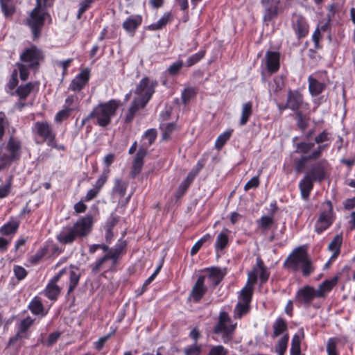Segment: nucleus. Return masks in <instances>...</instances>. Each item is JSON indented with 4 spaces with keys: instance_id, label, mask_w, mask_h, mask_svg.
<instances>
[{
    "instance_id": "40",
    "label": "nucleus",
    "mask_w": 355,
    "mask_h": 355,
    "mask_svg": "<svg viewBox=\"0 0 355 355\" xmlns=\"http://www.w3.org/2000/svg\"><path fill=\"white\" fill-rule=\"evenodd\" d=\"M252 293L253 288H250L249 286H245L240 292L238 302L250 304L252 300Z\"/></svg>"
},
{
    "instance_id": "37",
    "label": "nucleus",
    "mask_w": 355,
    "mask_h": 355,
    "mask_svg": "<svg viewBox=\"0 0 355 355\" xmlns=\"http://www.w3.org/2000/svg\"><path fill=\"white\" fill-rule=\"evenodd\" d=\"M273 337H277L287 331L286 322L282 318L276 319L273 324Z\"/></svg>"
},
{
    "instance_id": "46",
    "label": "nucleus",
    "mask_w": 355,
    "mask_h": 355,
    "mask_svg": "<svg viewBox=\"0 0 355 355\" xmlns=\"http://www.w3.org/2000/svg\"><path fill=\"white\" fill-rule=\"evenodd\" d=\"M171 15L169 13L164 14L156 23L148 26V29L157 31L162 28L169 21Z\"/></svg>"
},
{
    "instance_id": "36",
    "label": "nucleus",
    "mask_w": 355,
    "mask_h": 355,
    "mask_svg": "<svg viewBox=\"0 0 355 355\" xmlns=\"http://www.w3.org/2000/svg\"><path fill=\"white\" fill-rule=\"evenodd\" d=\"M196 178L193 177V174L188 173L187 178L181 182L179 185L178 190L176 191V197L180 198L184 195L187 190Z\"/></svg>"
},
{
    "instance_id": "59",
    "label": "nucleus",
    "mask_w": 355,
    "mask_h": 355,
    "mask_svg": "<svg viewBox=\"0 0 355 355\" xmlns=\"http://www.w3.org/2000/svg\"><path fill=\"white\" fill-rule=\"evenodd\" d=\"M34 320L31 319L30 317H27L22 320H21L19 325V330L17 332V334L16 337H18L19 333H24L26 332L28 329L31 326V324L33 323ZM17 338H14L15 340Z\"/></svg>"
},
{
    "instance_id": "60",
    "label": "nucleus",
    "mask_w": 355,
    "mask_h": 355,
    "mask_svg": "<svg viewBox=\"0 0 355 355\" xmlns=\"http://www.w3.org/2000/svg\"><path fill=\"white\" fill-rule=\"evenodd\" d=\"M205 51H200L198 53L191 55L190 57L188 58L186 62V66L187 67H191L198 62L204 56H205Z\"/></svg>"
},
{
    "instance_id": "8",
    "label": "nucleus",
    "mask_w": 355,
    "mask_h": 355,
    "mask_svg": "<svg viewBox=\"0 0 355 355\" xmlns=\"http://www.w3.org/2000/svg\"><path fill=\"white\" fill-rule=\"evenodd\" d=\"M329 162L325 159H322L312 164L308 168L306 175L316 182H322L327 177Z\"/></svg>"
},
{
    "instance_id": "63",
    "label": "nucleus",
    "mask_w": 355,
    "mask_h": 355,
    "mask_svg": "<svg viewBox=\"0 0 355 355\" xmlns=\"http://www.w3.org/2000/svg\"><path fill=\"white\" fill-rule=\"evenodd\" d=\"M71 111H73V108L64 107L63 110L59 111L56 114V115L55 116V121L61 122L62 120L68 118Z\"/></svg>"
},
{
    "instance_id": "42",
    "label": "nucleus",
    "mask_w": 355,
    "mask_h": 355,
    "mask_svg": "<svg viewBox=\"0 0 355 355\" xmlns=\"http://www.w3.org/2000/svg\"><path fill=\"white\" fill-rule=\"evenodd\" d=\"M33 84L31 82L26 85H20L16 90L17 94L21 100H25L33 89Z\"/></svg>"
},
{
    "instance_id": "25",
    "label": "nucleus",
    "mask_w": 355,
    "mask_h": 355,
    "mask_svg": "<svg viewBox=\"0 0 355 355\" xmlns=\"http://www.w3.org/2000/svg\"><path fill=\"white\" fill-rule=\"evenodd\" d=\"M309 92L311 96H317L320 95L326 88V85L309 76L308 78Z\"/></svg>"
},
{
    "instance_id": "5",
    "label": "nucleus",
    "mask_w": 355,
    "mask_h": 355,
    "mask_svg": "<svg viewBox=\"0 0 355 355\" xmlns=\"http://www.w3.org/2000/svg\"><path fill=\"white\" fill-rule=\"evenodd\" d=\"M53 0H36V6L30 14L28 24L31 27L33 38L39 37L44 25L46 11L44 7L51 6Z\"/></svg>"
},
{
    "instance_id": "28",
    "label": "nucleus",
    "mask_w": 355,
    "mask_h": 355,
    "mask_svg": "<svg viewBox=\"0 0 355 355\" xmlns=\"http://www.w3.org/2000/svg\"><path fill=\"white\" fill-rule=\"evenodd\" d=\"M157 137V131L151 128L147 130L142 137V144L139 148H143L148 152V148L153 144Z\"/></svg>"
},
{
    "instance_id": "1",
    "label": "nucleus",
    "mask_w": 355,
    "mask_h": 355,
    "mask_svg": "<svg viewBox=\"0 0 355 355\" xmlns=\"http://www.w3.org/2000/svg\"><path fill=\"white\" fill-rule=\"evenodd\" d=\"M93 223L92 215L81 216L72 225L63 227L56 235V240L62 245H71L87 237L92 232Z\"/></svg>"
},
{
    "instance_id": "23",
    "label": "nucleus",
    "mask_w": 355,
    "mask_h": 355,
    "mask_svg": "<svg viewBox=\"0 0 355 355\" xmlns=\"http://www.w3.org/2000/svg\"><path fill=\"white\" fill-rule=\"evenodd\" d=\"M314 182L313 180L306 175H304L303 178L300 181L299 189L303 200H306L309 199L310 193L313 190Z\"/></svg>"
},
{
    "instance_id": "29",
    "label": "nucleus",
    "mask_w": 355,
    "mask_h": 355,
    "mask_svg": "<svg viewBox=\"0 0 355 355\" xmlns=\"http://www.w3.org/2000/svg\"><path fill=\"white\" fill-rule=\"evenodd\" d=\"M293 29L299 38L305 37L309 31L308 25L302 17H298L294 22Z\"/></svg>"
},
{
    "instance_id": "43",
    "label": "nucleus",
    "mask_w": 355,
    "mask_h": 355,
    "mask_svg": "<svg viewBox=\"0 0 355 355\" xmlns=\"http://www.w3.org/2000/svg\"><path fill=\"white\" fill-rule=\"evenodd\" d=\"M80 277V275L78 272L77 269L76 270L72 269L69 270V285L68 288V294L74 291L79 282Z\"/></svg>"
},
{
    "instance_id": "50",
    "label": "nucleus",
    "mask_w": 355,
    "mask_h": 355,
    "mask_svg": "<svg viewBox=\"0 0 355 355\" xmlns=\"http://www.w3.org/2000/svg\"><path fill=\"white\" fill-rule=\"evenodd\" d=\"M110 173V169L109 168H104L102 174L100 175V177L96 180L94 187L98 190L99 192L101 191V189L104 186V184L106 183L108 176Z\"/></svg>"
},
{
    "instance_id": "33",
    "label": "nucleus",
    "mask_w": 355,
    "mask_h": 355,
    "mask_svg": "<svg viewBox=\"0 0 355 355\" xmlns=\"http://www.w3.org/2000/svg\"><path fill=\"white\" fill-rule=\"evenodd\" d=\"M145 107H146L145 105H141L139 101H137V100H135L134 98L131 103L130 107L128 110L127 113L125 116V122L126 123H131L135 116V114L137 112V111L139 109H142Z\"/></svg>"
},
{
    "instance_id": "62",
    "label": "nucleus",
    "mask_w": 355,
    "mask_h": 355,
    "mask_svg": "<svg viewBox=\"0 0 355 355\" xmlns=\"http://www.w3.org/2000/svg\"><path fill=\"white\" fill-rule=\"evenodd\" d=\"M126 246V241H122L120 243H116L114 247L111 248L110 252L119 256H121L125 252Z\"/></svg>"
},
{
    "instance_id": "44",
    "label": "nucleus",
    "mask_w": 355,
    "mask_h": 355,
    "mask_svg": "<svg viewBox=\"0 0 355 355\" xmlns=\"http://www.w3.org/2000/svg\"><path fill=\"white\" fill-rule=\"evenodd\" d=\"M28 308L33 314L44 315V306L39 300L33 299L28 305Z\"/></svg>"
},
{
    "instance_id": "21",
    "label": "nucleus",
    "mask_w": 355,
    "mask_h": 355,
    "mask_svg": "<svg viewBox=\"0 0 355 355\" xmlns=\"http://www.w3.org/2000/svg\"><path fill=\"white\" fill-rule=\"evenodd\" d=\"M141 23L142 17L139 15H135L128 17L123 22L122 26L127 33L133 36Z\"/></svg>"
},
{
    "instance_id": "10",
    "label": "nucleus",
    "mask_w": 355,
    "mask_h": 355,
    "mask_svg": "<svg viewBox=\"0 0 355 355\" xmlns=\"http://www.w3.org/2000/svg\"><path fill=\"white\" fill-rule=\"evenodd\" d=\"M42 59V52L35 46L26 49L20 55L21 64L33 69L37 67Z\"/></svg>"
},
{
    "instance_id": "39",
    "label": "nucleus",
    "mask_w": 355,
    "mask_h": 355,
    "mask_svg": "<svg viewBox=\"0 0 355 355\" xmlns=\"http://www.w3.org/2000/svg\"><path fill=\"white\" fill-rule=\"evenodd\" d=\"M0 6L6 17H11L15 11L13 0H0Z\"/></svg>"
},
{
    "instance_id": "11",
    "label": "nucleus",
    "mask_w": 355,
    "mask_h": 355,
    "mask_svg": "<svg viewBox=\"0 0 355 355\" xmlns=\"http://www.w3.org/2000/svg\"><path fill=\"white\" fill-rule=\"evenodd\" d=\"M263 8V19L269 22L276 18L282 12L280 0H261Z\"/></svg>"
},
{
    "instance_id": "3",
    "label": "nucleus",
    "mask_w": 355,
    "mask_h": 355,
    "mask_svg": "<svg viewBox=\"0 0 355 355\" xmlns=\"http://www.w3.org/2000/svg\"><path fill=\"white\" fill-rule=\"evenodd\" d=\"M119 106V101L111 99L105 103H101L91 112L93 119H96V123L103 128L110 125L111 119L115 116Z\"/></svg>"
},
{
    "instance_id": "53",
    "label": "nucleus",
    "mask_w": 355,
    "mask_h": 355,
    "mask_svg": "<svg viewBox=\"0 0 355 355\" xmlns=\"http://www.w3.org/2000/svg\"><path fill=\"white\" fill-rule=\"evenodd\" d=\"M290 352L291 355H301L300 339L297 334L292 338Z\"/></svg>"
},
{
    "instance_id": "30",
    "label": "nucleus",
    "mask_w": 355,
    "mask_h": 355,
    "mask_svg": "<svg viewBox=\"0 0 355 355\" xmlns=\"http://www.w3.org/2000/svg\"><path fill=\"white\" fill-rule=\"evenodd\" d=\"M228 232L229 231L225 229L218 234L214 244L216 252L222 251L227 246L229 243Z\"/></svg>"
},
{
    "instance_id": "24",
    "label": "nucleus",
    "mask_w": 355,
    "mask_h": 355,
    "mask_svg": "<svg viewBox=\"0 0 355 355\" xmlns=\"http://www.w3.org/2000/svg\"><path fill=\"white\" fill-rule=\"evenodd\" d=\"M338 278L334 277L329 279L324 280L321 283L318 289H315L318 297H324L326 294L330 292L332 288L337 284Z\"/></svg>"
},
{
    "instance_id": "15",
    "label": "nucleus",
    "mask_w": 355,
    "mask_h": 355,
    "mask_svg": "<svg viewBox=\"0 0 355 355\" xmlns=\"http://www.w3.org/2000/svg\"><path fill=\"white\" fill-rule=\"evenodd\" d=\"M33 131L48 144L55 138L56 134L52 125L46 121H37L33 126Z\"/></svg>"
},
{
    "instance_id": "35",
    "label": "nucleus",
    "mask_w": 355,
    "mask_h": 355,
    "mask_svg": "<svg viewBox=\"0 0 355 355\" xmlns=\"http://www.w3.org/2000/svg\"><path fill=\"white\" fill-rule=\"evenodd\" d=\"M294 116L296 119L297 126L302 132L304 131L309 125V116L303 114L301 110L294 112Z\"/></svg>"
},
{
    "instance_id": "47",
    "label": "nucleus",
    "mask_w": 355,
    "mask_h": 355,
    "mask_svg": "<svg viewBox=\"0 0 355 355\" xmlns=\"http://www.w3.org/2000/svg\"><path fill=\"white\" fill-rule=\"evenodd\" d=\"M12 175H9L4 184L0 185V198L7 197L11 191L12 184Z\"/></svg>"
},
{
    "instance_id": "54",
    "label": "nucleus",
    "mask_w": 355,
    "mask_h": 355,
    "mask_svg": "<svg viewBox=\"0 0 355 355\" xmlns=\"http://www.w3.org/2000/svg\"><path fill=\"white\" fill-rule=\"evenodd\" d=\"M211 239V236L209 234H205L202 238H200L192 247L191 250V254L195 255L202 246V245Z\"/></svg>"
},
{
    "instance_id": "14",
    "label": "nucleus",
    "mask_w": 355,
    "mask_h": 355,
    "mask_svg": "<svg viewBox=\"0 0 355 355\" xmlns=\"http://www.w3.org/2000/svg\"><path fill=\"white\" fill-rule=\"evenodd\" d=\"M307 257V253L301 247H299L295 249L286 258L284 265L293 272H297L299 270L300 265L305 261Z\"/></svg>"
},
{
    "instance_id": "34",
    "label": "nucleus",
    "mask_w": 355,
    "mask_h": 355,
    "mask_svg": "<svg viewBox=\"0 0 355 355\" xmlns=\"http://www.w3.org/2000/svg\"><path fill=\"white\" fill-rule=\"evenodd\" d=\"M44 293L49 300H55L60 295V288L56 283L50 281L46 286Z\"/></svg>"
},
{
    "instance_id": "18",
    "label": "nucleus",
    "mask_w": 355,
    "mask_h": 355,
    "mask_svg": "<svg viewBox=\"0 0 355 355\" xmlns=\"http://www.w3.org/2000/svg\"><path fill=\"white\" fill-rule=\"evenodd\" d=\"M89 76L90 73L88 69L85 68L81 70V71L71 80L69 86V89L76 92H80L88 83Z\"/></svg>"
},
{
    "instance_id": "38",
    "label": "nucleus",
    "mask_w": 355,
    "mask_h": 355,
    "mask_svg": "<svg viewBox=\"0 0 355 355\" xmlns=\"http://www.w3.org/2000/svg\"><path fill=\"white\" fill-rule=\"evenodd\" d=\"M250 310V304L237 302L234 309V318L241 319L246 315Z\"/></svg>"
},
{
    "instance_id": "19",
    "label": "nucleus",
    "mask_w": 355,
    "mask_h": 355,
    "mask_svg": "<svg viewBox=\"0 0 355 355\" xmlns=\"http://www.w3.org/2000/svg\"><path fill=\"white\" fill-rule=\"evenodd\" d=\"M207 270L209 271V274L206 276V278L209 279L210 286L212 288L216 287L227 274L226 268L212 267L211 268H207Z\"/></svg>"
},
{
    "instance_id": "64",
    "label": "nucleus",
    "mask_w": 355,
    "mask_h": 355,
    "mask_svg": "<svg viewBox=\"0 0 355 355\" xmlns=\"http://www.w3.org/2000/svg\"><path fill=\"white\" fill-rule=\"evenodd\" d=\"M227 350L222 345L212 346L208 355H227Z\"/></svg>"
},
{
    "instance_id": "61",
    "label": "nucleus",
    "mask_w": 355,
    "mask_h": 355,
    "mask_svg": "<svg viewBox=\"0 0 355 355\" xmlns=\"http://www.w3.org/2000/svg\"><path fill=\"white\" fill-rule=\"evenodd\" d=\"M337 341L334 338H330L327 343V352L328 355H338L337 351Z\"/></svg>"
},
{
    "instance_id": "13",
    "label": "nucleus",
    "mask_w": 355,
    "mask_h": 355,
    "mask_svg": "<svg viewBox=\"0 0 355 355\" xmlns=\"http://www.w3.org/2000/svg\"><path fill=\"white\" fill-rule=\"evenodd\" d=\"M318 297L315 289L310 286H305L300 288L295 295L296 302L299 306L309 308L314 298Z\"/></svg>"
},
{
    "instance_id": "9",
    "label": "nucleus",
    "mask_w": 355,
    "mask_h": 355,
    "mask_svg": "<svg viewBox=\"0 0 355 355\" xmlns=\"http://www.w3.org/2000/svg\"><path fill=\"white\" fill-rule=\"evenodd\" d=\"M324 210L320 214L319 217L315 224V231L320 234L324 230H327L332 224V205L330 201H327L323 205Z\"/></svg>"
},
{
    "instance_id": "2",
    "label": "nucleus",
    "mask_w": 355,
    "mask_h": 355,
    "mask_svg": "<svg viewBox=\"0 0 355 355\" xmlns=\"http://www.w3.org/2000/svg\"><path fill=\"white\" fill-rule=\"evenodd\" d=\"M237 327L236 322H233L229 314L225 311H220L217 323L213 328V334L218 336L221 341L228 344L234 338Z\"/></svg>"
},
{
    "instance_id": "16",
    "label": "nucleus",
    "mask_w": 355,
    "mask_h": 355,
    "mask_svg": "<svg viewBox=\"0 0 355 355\" xmlns=\"http://www.w3.org/2000/svg\"><path fill=\"white\" fill-rule=\"evenodd\" d=\"M321 149H322V148L319 146L317 149H313V150L310 151L307 154H302L299 159H295L294 160V168L295 172H303L308 161L319 159L320 158Z\"/></svg>"
},
{
    "instance_id": "49",
    "label": "nucleus",
    "mask_w": 355,
    "mask_h": 355,
    "mask_svg": "<svg viewBox=\"0 0 355 355\" xmlns=\"http://www.w3.org/2000/svg\"><path fill=\"white\" fill-rule=\"evenodd\" d=\"M197 94V90L196 88L192 87H186L182 92L181 98L182 103L187 104L190 100L196 96Z\"/></svg>"
},
{
    "instance_id": "48",
    "label": "nucleus",
    "mask_w": 355,
    "mask_h": 355,
    "mask_svg": "<svg viewBox=\"0 0 355 355\" xmlns=\"http://www.w3.org/2000/svg\"><path fill=\"white\" fill-rule=\"evenodd\" d=\"M257 225L263 230L269 229L274 223L272 215L263 216L257 221Z\"/></svg>"
},
{
    "instance_id": "17",
    "label": "nucleus",
    "mask_w": 355,
    "mask_h": 355,
    "mask_svg": "<svg viewBox=\"0 0 355 355\" xmlns=\"http://www.w3.org/2000/svg\"><path fill=\"white\" fill-rule=\"evenodd\" d=\"M205 275L198 277L189 294V298L192 302L195 303L199 302L207 291V287L205 284Z\"/></svg>"
},
{
    "instance_id": "41",
    "label": "nucleus",
    "mask_w": 355,
    "mask_h": 355,
    "mask_svg": "<svg viewBox=\"0 0 355 355\" xmlns=\"http://www.w3.org/2000/svg\"><path fill=\"white\" fill-rule=\"evenodd\" d=\"M108 261V254L105 253L103 257L98 258L95 262L90 265L92 272L94 274L98 273L102 268H103Z\"/></svg>"
},
{
    "instance_id": "32",
    "label": "nucleus",
    "mask_w": 355,
    "mask_h": 355,
    "mask_svg": "<svg viewBox=\"0 0 355 355\" xmlns=\"http://www.w3.org/2000/svg\"><path fill=\"white\" fill-rule=\"evenodd\" d=\"M128 183L123 181L121 179L116 178L114 182V186L112 192L114 195H117L119 197H123L126 193Z\"/></svg>"
},
{
    "instance_id": "4",
    "label": "nucleus",
    "mask_w": 355,
    "mask_h": 355,
    "mask_svg": "<svg viewBox=\"0 0 355 355\" xmlns=\"http://www.w3.org/2000/svg\"><path fill=\"white\" fill-rule=\"evenodd\" d=\"M21 142L10 136L6 146H0V171L21 157Z\"/></svg>"
},
{
    "instance_id": "55",
    "label": "nucleus",
    "mask_w": 355,
    "mask_h": 355,
    "mask_svg": "<svg viewBox=\"0 0 355 355\" xmlns=\"http://www.w3.org/2000/svg\"><path fill=\"white\" fill-rule=\"evenodd\" d=\"M160 129L162 130V139L167 140L171 137V134L175 129V124L173 123H169L166 124H162L160 126Z\"/></svg>"
},
{
    "instance_id": "31",
    "label": "nucleus",
    "mask_w": 355,
    "mask_h": 355,
    "mask_svg": "<svg viewBox=\"0 0 355 355\" xmlns=\"http://www.w3.org/2000/svg\"><path fill=\"white\" fill-rule=\"evenodd\" d=\"M252 114V103L251 101L246 102L243 104L239 125H245Z\"/></svg>"
},
{
    "instance_id": "6",
    "label": "nucleus",
    "mask_w": 355,
    "mask_h": 355,
    "mask_svg": "<svg viewBox=\"0 0 355 355\" xmlns=\"http://www.w3.org/2000/svg\"><path fill=\"white\" fill-rule=\"evenodd\" d=\"M330 133L327 130H324L315 137L314 142L302 141L296 144L295 153L307 154L310 151L313 150V149H317L320 146L322 148V149L320 150L321 157L323 151L328 148L329 146V144L326 142L330 141Z\"/></svg>"
},
{
    "instance_id": "12",
    "label": "nucleus",
    "mask_w": 355,
    "mask_h": 355,
    "mask_svg": "<svg viewBox=\"0 0 355 355\" xmlns=\"http://www.w3.org/2000/svg\"><path fill=\"white\" fill-rule=\"evenodd\" d=\"M287 107L295 112L301 108H309V103L304 101L302 93L298 89H289L286 98Z\"/></svg>"
},
{
    "instance_id": "51",
    "label": "nucleus",
    "mask_w": 355,
    "mask_h": 355,
    "mask_svg": "<svg viewBox=\"0 0 355 355\" xmlns=\"http://www.w3.org/2000/svg\"><path fill=\"white\" fill-rule=\"evenodd\" d=\"M300 268L302 270L303 276L308 277L315 270V268L312 265L311 260L307 257L304 262L300 265Z\"/></svg>"
},
{
    "instance_id": "26",
    "label": "nucleus",
    "mask_w": 355,
    "mask_h": 355,
    "mask_svg": "<svg viewBox=\"0 0 355 355\" xmlns=\"http://www.w3.org/2000/svg\"><path fill=\"white\" fill-rule=\"evenodd\" d=\"M343 243L342 234H336L328 245V250L333 252L329 261L335 260L340 252V247Z\"/></svg>"
},
{
    "instance_id": "7",
    "label": "nucleus",
    "mask_w": 355,
    "mask_h": 355,
    "mask_svg": "<svg viewBox=\"0 0 355 355\" xmlns=\"http://www.w3.org/2000/svg\"><path fill=\"white\" fill-rule=\"evenodd\" d=\"M157 85V80L150 79L148 76L144 77L134 90V94L137 95L135 99L139 101L141 105L146 106L151 99Z\"/></svg>"
},
{
    "instance_id": "56",
    "label": "nucleus",
    "mask_w": 355,
    "mask_h": 355,
    "mask_svg": "<svg viewBox=\"0 0 355 355\" xmlns=\"http://www.w3.org/2000/svg\"><path fill=\"white\" fill-rule=\"evenodd\" d=\"M284 86V81L281 77L277 76L273 79V83L270 85L269 92L271 94L272 93L276 94L282 89Z\"/></svg>"
},
{
    "instance_id": "22",
    "label": "nucleus",
    "mask_w": 355,
    "mask_h": 355,
    "mask_svg": "<svg viewBox=\"0 0 355 355\" xmlns=\"http://www.w3.org/2000/svg\"><path fill=\"white\" fill-rule=\"evenodd\" d=\"M267 70L270 73L277 71L279 69V55L275 51H267L265 56Z\"/></svg>"
},
{
    "instance_id": "58",
    "label": "nucleus",
    "mask_w": 355,
    "mask_h": 355,
    "mask_svg": "<svg viewBox=\"0 0 355 355\" xmlns=\"http://www.w3.org/2000/svg\"><path fill=\"white\" fill-rule=\"evenodd\" d=\"M289 336L288 334H284L278 341L275 352L285 353L287 349Z\"/></svg>"
},
{
    "instance_id": "52",
    "label": "nucleus",
    "mask_w": 355,
    "mask_h": 355,
    "mask_svg": "<svg viewBox=\"0 0 355 355\" xmlns=\"http://www.w3.org/2000/svg\"><path fill=\"white\" fill-rule=\"evenodd\" d=\"M183 66H184V63H183L182 60H179L176 62H173L171 64H170L169 67H168L166 71L168 73V75L175 76H177L180 73V71L181 69L183 67Z\"/></svg>"
},
{
    "instance_id": "57",
    "label": "nucleus",
    "mask_w": 355,
    "mask_h": 355,
    "mask_svg": "<svg viewBox=\"0 0 355 355\" xmlns=\"http://www.w3.org/2000/svg\"><path fill=\"white\" fill-rule=\"evenodd\" d=\"M48 252L47 247L44 246L39 249L35 254L30 257V261L33 264L37 263Z\"/></svg>"
},
{
    "instance_id": "45",
    "label": "nucleus",
    "mask_w": 355,
    "mask_h": 355,
    "mask_svg": "<svg viewBox=\"0 0 355 355\" xmlns=\"http://www.w3.org/2000/svg\"><path fill=\"white\" fill-rule=\"evenodd\" d=\"M232 131V130L225 131L218 137L215 142L216 149L220 150L223 147L227 141L230 139Z\"/></svg>"
},
{
    "instance_id": "27",
    "label": "nucleus",
    "mask_w": 355,
    "mask_h": 355,
    "mask_svg": "<svg viewBox=\"0 0 355 355\" xmlns=\"http://www.w3.org/2000/svg\"><path fill=\"white\" fill-rule=\"evenodd\" d=\"M19 227V220H10L0 227V234L2 236L14 235L17 232Z\"/></svg>"
},
{
    "instance_id": "20",
    "label": "nucleus",
    "mask_w": 355,
    "mask_h": 355,
    "mask_svg": "<svg viewBox=\"0 0 355 355\" xmlns=\"http://www.w3.org/2000/svg\"><path fill=\"white\" fill-rule=\"evenodd\" d=\"M148 152L143 148H139L132 166L130 175L132 178H135L140 172L144 165V158L146 156Z\"/></svg>"
}]
</instances>
